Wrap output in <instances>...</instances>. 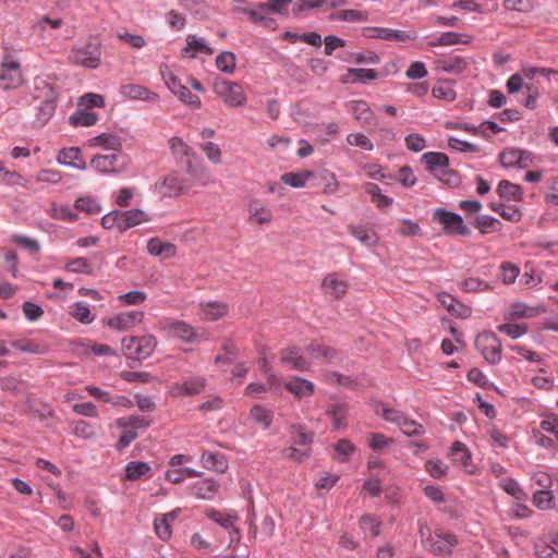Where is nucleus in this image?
<instances>
[{
	"label": "nucleus",
	"instance_id": "b1692460",
	"mask_svg": "<svg viewBox=\"0 0 558 558\" xmlns=\"http://www.w3.org/2000/svg\"><path fill=\"white\" fill-rule=\"evenodd\" d=\"M228 304L218 301H211L201 304V317L204 320H218L228 314Z\"/></svg>",
	"mask_w": 558,
	"mask_h": 558
},
{
	"label": "nucleus",
	"instance_id": "8fccbe9b",
	"mask_svg": "<svg viewBox=\"0 0 558 558\" xmlns=\"http://www.w3.org/2000/svg\"><path fill=\"white\" fill-rule=\"evenodd\" d=\"M48 213L53 219L65 221H74L77 219V215L68 205L52 203Z\"/></svg>",
	"mask_w": 558,
	"mask_h": 558
},
{
	"label": "nucleus",
	"instance_id": "4be33fe9",
	"mask_svg": "<svg viewBox=\"0 0 558 558\" xmlns=\"http://www.w3.org/2000/svg\"><path fill=\"white\" fill-rule=\"evenodd\" d=\"M120 217L122 220L121 232L151 220L149 214L140 208L121 210Z\"/></svg>",
	"mask_w": 558,
	"mask_h": 558
},
{
	"label": "nucleus",
	"instance_id": "5701e85b",
	"mask_svg": "<svg viewBox=\"0 0 558 558\" xmlns=\"http://www.w3.org/2000/svg\"><path fill=\"white\" fill-rule=\"evenodd\" d=\"M120 156L117 153L108 155H97L92 161L90 166L100 173H113L119 170Z\"/></svg>",
	"mask_w": 558,
	"mask_h": 558
},
{
	"label": "nucleus",
	"instance_id": "ddd939ff",
	"mask_svg": "<svg viewBox=\"0 0 558 558\" xmlns=\"http://www.w3.org/2000/svg\"><path fill=\"white\" fill-rule=\"evenodd\" d=\"M280 362L290 369L299 372H307L311 369L312 363L303 356L296 347L286 348L280 351Z\"/></svg>",
	"mask_w": 558,
	"mask_h": 558
},
{
	"label": "nucleus",
	"instance_id": "ea45409f",
	"mask_svg": "<svg viewBox=\"0 0 558 558\" xmlns=\"http://www.w3.org/2000/svg\"><path fill=\"white\" fill-rule=\"evenodd\" d=\"M150 466L146 462L132 461L125 466V478L129 481H136L143 476H149Z\"/></svg>",
	"mask_w": 558,
	"mask_h": 558
},
{
	"label": "nucleus",
	"instance_id": "de8ad7c7",
	"mask_svg": "<svg viewBox=\"0 0 558 558\" xmlns=\"http://www.w3.org/2000/svg\"><path fill=\"white\" fill-rule=\"evenodd\" d=\"M365 191L372 196V202L378 208H386L392 204V199L381 193L380 187L375 183H366Z\"/></svg>",
	"mask_w": 558,
	"mask_h": 558
},
{
	"label": "nucleus",
	"instance_id": "c03bdc74",
	"mask_svg": "<svg viewBox=\"0 0 558 558\" xmlns=\"http://www.w3.org/2000/svg\"><path fill=\"white\" fill-rule=\"evenodd\" d=\"M169 146L172 155L182 162L185 157L187 158L193 155L192 148L181 137H171L169 140Z\"/></svg>",
	"mask_w": 558,
	"mask_h": 558
},
{
	"label": "nucleus",
	"instance_id": "412c9836",
	"mask_svg": "<svg viewBox=\"0 0 558 558\" xmlns=\"http://www.w3.org/2000/svg\"><path fill=\"white\" fill-rule=\"evenodd\" d=\"M57 160L60 165L75 168L78 170L86 169V162L82 158V151L78 147H69L60 150Z\"/></svg>",
	"mask_w": 558,
	"mask_h": 558
},
{
	"label": "nucleus",
	"instance_id": "393cba45",
	"mask_svg": "<svg viewBox=\"0 0 558 558\" xmlns=\"http://www.w3.org/2000/svg\"><path fill=\"white\" fill-rule=\"evenodd\" d=\"M219 489V484L214 478H203L191 486L192 494L201 499H213Z\"/></svg>",
	"mask_w": 558,
	"mask_h": 558
},
{
	"label": "nucleus",
	"instance_id": "680f3d73",
	"mask_svg": "<svg viewBox=\"0 0 558 558\" xmlns=\"http://www.w3.org/2000/svg\"><path fill=\"white\" fill-rule=\"evenodd\" d=\"M122 306L140 305L147 300V294L144 291H130L118 296Z\"/></svg>",
	"mask_w": 558,
	"mask_h": 558
},
{
	"label": "nucleus",
	"instance_id": "a18cd8bd",
	"mask_svg": "<svg viewBox=\"0 0 558 558\" xmlns=\"http://www.w3.org/2000/svg\"><path fill=\"white\" fill-rule=\"evenodd\" d=\"M37 120L41 123L47 122L54 113L56 110V101L52 96V92L50 90V95H48L44 100L40 101L37 107Z\"/></svg>",
	"mask_w": 558,
	"mask_h": 558
},
{
	"label": "nucleus",
	"instance_id": "2eb2a0df",
	"mask_svg": "<svg viewBox=\"0 0 558 558\" xmlns=\"http://www.w3.org/2000/svg\"><path fill=\"white\" fill-rule=\"evenodd\" d=\"M284 388L298 400L310 398L315 393V385L300 376H292L286 380Z\"/></svg>",
	"mask_w": 558,
	"mask_h": 558
},
{
	"label": "nucleus",
	"instance_id": "6ab92c4d",
	"mask_svg": "<svg viewBox=\"0 0 558 558\" xmlns=\"http://www.w3.org/2000/svg\"><path fill=\"white\" fill-rule=\"evenodd\" d=\"M322 289L324 294L339 300L347 293L348 282L339 278L337 274H329L324 278L322 282Z\"/></svg>",
	"mask_w": 558,
	"mask_h": 558
},
{
	"label": "nucleus",
	"instance_id": "39448f33",
	"mask_svg": "<svg viewBox=\"0 0 558 558\" xmlns=\"http://www.w3.org/2000/svg\"><path fill=\"white\" fill-rule=\"evenodd\" d=\"M292 446L287 450V456L295 461H303L310 457L313 433H306L302 425H292L290 428Z\"/></svg>",
	"mask_w": 558,
	"mask_h": 558
},
{
	"label": "nucleus",
	"instance_id": "864d4df0",
	"mask_svg": "<svg viewBox=\"0 0 558 558\" xmlns=\"http://www.w3.org/2000/svg\"><path fill=\"white\" fill-rule=\"evenodd\" d=\"M474 225L481 231V233H489L498 230L500 222L495 217L482 215L475 218Z\"/></svg>",
	"mask_w": 558,
	"mask_h": 558
},
{
	"label": "nucleus",
	"instance_id": "13d9d810",
	"mask_svg": "<svg viewBox=\"0 0 558 558\" xmlns=\"http://www.w3.org/2000/svg\"><path fill=\"white\" fill-rule=\"evenodd\" d=\"M432 93L435 98L444 99L447 101H453L457 97V93L450 85L449 81L440 82L433 88Z\"/></svg>",
	"mask_w": 558,
	"mask_h": 558
},
{
	"label": "nucleus",
	"instance_id": "423d86ee",
	"mask_svg": "<svg viewBox=\"0 0 558 558\" xmlns=\"http://www.w3.org/2000/svg\"><path fill=\"white\" fill-rule=\"evenodd\" d=\"M433 219L444 227V232L448 235L468 236L471 230L464 225L463 218L445 208H437L433 213Z\"/></svg>",
	"mask_w": 558,
	"mask_h": 558
},
{
	"label": "nucleus",
	"instance_id": "052dcab7",
	"mask_svg": "<svg viewBox=\"0 0 558 558\" xmlns=\"http://www.w3.org/2000/svg\"><path fill=\"white\" fill-rule=\"evenodd\" d=\"M117 426L121 428H146L149 426V421L143 416L133 415L130 417H120L117 420Z\"/></svg>",
	"mask_w": 558,
	"mask_h": 558
},
{
	"label": "nucleus",
	"instance_id": "f8f14e48",
	"mask_svg": "<svg viewBox=\"0 0 558 558\" xmlns=\"http://www.w3.org/2000/svg\"><path fill=\"white\" fill-rule=\"evenodd\" d=\"M144 319V312L128 311L119 313L108 320V326L119 331L130 330L140 325Z\"/></svg>",
	"mask_w": 558,
	"mask_h": 558
},
{
	"label": "nucleus",
	"instance_id": "4c0bfd02",
	"mask_svg": "<svg viewBox=\"0 0 558 558\" xmlns=\"http://www.w3.org/2000/svg\"><path fill=\"white\" fill-rule=\"evenodd\" d=\"M246 15L253 23L264 26H271L275 23V20L269 14L268 4L266 3H258L254 9L250 8Z\"/></svg>",
	"mask_w": 558,
	"mask_h": 558
},
{
	"label": "nucleus",
	"instance_id": "9d476101",
	"mask_svg": "<svg viewBox=\"0 0 558 558\" xmlns=\"http://www.w3.org/2000/svg\"><path fill=\"white\" fill-rule=\"evenodd\" d=\"M154 189L162 197H177L185 193L184 179L178 173H170L159 179Z\"/></svg>",
	"mask_w": 558,
	"mask_h": 558
},
{
	"label": "nucleus",
	"instance_id": "7ed1b4c3",
	"mask_svg": "<svg viewBox=\"0 0 558 558\" xmlns=\"http://www.w3.org/2000/svg\"><path fill=\"white\" fill-rule=\"evenodd\" d=\"M69 59L73 64L85 69H97L101 63V46L96 41L75 46L71 49Z\"/></svg>",
	"mask_w": 558,
	"mask_h": 558
},
{
	"label": "nucleus",
	"instance_id": "c756f323",
	"mask_svg": "<svg viewBox=\"0 0 558 558\" xmlns=\"http://www.w3.org/2000/svg\"><path fill=\"white\" fill-rule=\"evenodd\" d=\"M201 463L205 469L218 473H225L228 469V462L223 456L208 450L203 451Z\"/></svg>",
	"mask_w": 558,
	"mask_h": 558
},
{
	"label": "nucleus",
	"instance_id": "e433bc0d",
	"mask_svg": "<svg viewBox=\"0 0 558 558\" xmlns=\"http://www.w3.org/2000/svg\"><path fill=\"white\" fill-rule=\"evenodd\" d=\"M305 351L314 359L326 362L332 361L337 356V352L325 344L312 342L305 347Z\"/></svg>",
	"mask_w": 558,
	"mask_h": 558
},
{
	"label": "nucleus",
	"instance_id": "a19ab883",
	"mask_svg": "<svg viewBox=\"0 0 558 558\" xmlns=\"http://www.w3.org/2000/svg\"><path fill=\"white\" fill-rule=\"evenodd\" d=\"M327 414L330 416L335 429H341L347 426V409L343 404H331L327 410Z\"/></svg>",
	"mask_w": 558,
	"mask_h": 558
},
{
	"label": "nucleus",
	"instance_id": "603ef678",
	"mask_svg": "<svg viewBox=\"0 0 558 558\" xmlns=\"http://www.w3.org/2000/svg\"><path fill=\"white\" fill-rule=\"evenodd\" d=\"M64 269L71 274H90L92 264L85 257H75L65 264Z\"/></svg>",
	"mask_w": 558,
	"mask_h": 558
},
{
	"label": "nucleus",
	"instance_id": "c85d7f7f",
	"mask_svg": "<svg viewBox=\"0 0 558 558\" xmlns=\"http://www.w3.org/2000/svg\"><path fill=\"white\" fill-rule=\"evenodd\" d=\"M250 220L258 225H267L272 221V211L266 206H263L258 201L253 199L247 205Z\"/></svg>",
	"mask_w": 558,
	"mask_h": 558
},
{
	"label": "nucleus",
	"instance_id": "9b49d317",
	"mask_svg": "<svg viewBox=\"0 0 558 558\" xmlns=\"http://www.w3.org/2000/svg\"><path fill=\"white\" fill-rule=\"evenodd\" d=\"M472 60L459 54L444 56L435 60V70L448 74L459 75L471 64Z\"/></svg>",
	"mask_w": 558,
	"mask_h": 558
},
{
	"label": "nucleus",
	"instance_id": "a878e982",
	"mask_svg": "<svg viewBox=\"0 0 558 558\" xmlns=\"http://www.w3.org/2000/svg\"><path fill=\"white\" fill-rule=\"evenodd\" d=\"M136 348L133 352V360L142 361L149 357L156 350L157 339L153 335L136 338Z\"/></svg>",
	"mask_w": 558,
	"mask_h": 558
},
{
	"label": "nucleus",
	"instance_id": "37998d69",
	"mask_svg": "<svg viewBox=\"0 0 558 558\" xmlns=\"http://www.w3.org/2000/svg\"><path fill=\"white\" fill-rule=\"evenodd\" d=\"M329 17L332 21H344L350 23L366 22L368 19L367 13L352 9L335 12L330 14Z\"/></svg>",
	"mask_w": 558,
	"mask_h": 558
},
{
	"label": "nucleus",
	"instance_id": "dca6fc26",
	"mask_svg": "<svg viewBox=\"0 0 558 558\" xmlns=\"http://www.w3.org/2000/svg\"><path fill=\"white\" fill-rule=\"evenodd\" d=\"M120 95L128 100L158 101L159 96L147 87L138 84H124L120 87Z\"/></svg>",
	"mask_w": 558,
	"mask_h": 558
},
{
	"label": "nucleus",
	"instance_id": "cd10ccee",
	"mask_svg": "<svg viewBox=\"0 0 558 558\" xmlns=\"http://www.w3.org/2000/svg\"><path fill=\"white\" fill-rule=\"evenodd\" d=\"M350 109L355 120L364 125H372L375 121V114L365 100H354L350 104Z\"/></svg>",
	"mask_w": 558,
	"mask_h": 558
},
{
	"label": "nucleus",
	"instance_id": "bb28decb",
	"mask_svg": "<svg viewBox=\"0 0 558 558\" xmlns=\"http://www.w3.org/2000/svg\"><path fill=\"white\" fill-rule=\"evenodd\" d=\"M147 252L151 256L171 258L177 253V247L170 242L161 241L159 238H151L147 242Z\"/></svg>",
	"mask_w": 558,
	"mask_h": 558
},
{
	"label": "nucleus",
	"instance_id": "774afa93",
	"mask_svg": "<svg viewBox=\"0 0 558 558\" xmlns=\"http://www.w3.org/2000/svg\"><path fill=\"white\" fill-rule=\"evenodd\" d=\"M360 525L365 533L368 532L373 537H377L380 534V523L371 514L362 515Z\"/></svg>",
	"mask_w": 558,
	"mask_h": 558
},
{
	"label": "nucleus",
	"instance_id": "e2e57ef3",
	"mask_svg": "<svg viewBox=\"0 0 558 558\" xmlns=\"http://www.w3.org/2000/svg\"><path fill=\"white\" fill-rule=\"evenodd\" d=\"M497 330L511 339H518L527 332V327L524 324H502L497 327Z\"/></svg>",
	"mask_w": 558,
	"mask_h": 558
},
{
	"label": "nucleus",
	"instance_id": "79ce46f5",
	"mask_svg": "<svg viewBox=\"0 0 558 558\" xmlns=\"http://www.w3.org/2000/svg\"><path fill=\"white\" fill-rule=\"evenodd\" d=\"M348 76L353 83H366L367 81L377 80L378 72L374 69L350 68L348 69Z\"/></svg>",
	"mask_w": 558,
	"mask_h": 558
},
{
	"label": "nucleus",
	"instance_id": "6e6552de",
	"mask_svg": "<svg viewBox=\"0 0 558 558\" xmlns=\"http://www.w3.org/2000/svg\"><path fill=\"white\" fill-rule=\"evenodd\" d=\"M206 515L208 519L219 524L229 533V546H231L233 543L240 542L241 534L239 529L235 527V522L239 520V515L235 511H220L216 509H210L209 511H207Z\"/></svg>",
	"mask_w": 558,
	"mask_h": 558
},
{
	"label": "nucleus",
	"instance_id": "58836bf2",
	"mask_svg": "<svg viewBox=\"0 0 558 558\" xmlns=\"http://www.w3.org/2000/svg\"><path fill=\"white\" fill-rule=\"evenodd\" d=\"M250 417L254 423L260 425L263 429H267L272 423L274 415L270 410L266 409L262 404H254L251 408Z\"/></svg>",
	"mask_w": 558,
	"mask_h": 558
},
{
	"label": "nucleus",
	"instance_id": "f704fd0d",
	"mask_svg": "<svg viewBox=\"0 0 558 558\" xmlns=\"http://www.w3.org/2000/svg\"><path fill=\"white\" fill-rule=\"evenodd\" d=\"M349 232L357 241L367 247L375 246L378 242L377 234L363 226H349Z\"/></svg>",
	"mask_w": 558,
	"mask_h": 558
},
{
	"label": "nucleus",
	"instance_id": "3c124183",
	"mask_svg": "<svg viewBox=\"0 0 558 558\" xmlns=\"http://www.w3.org/2000/svg\"><path fill=\"white\" fill-rule=\"evenodd\" d=\"M98 120L95 112L88 110H81L70 117V122L74 126H92Z\"/></svg>",
	"mask_w": 558,
	"mask_h": 558
},
{
	"label": "nucleus",
	"instance_id": "1a4fd4ad",
	"mask_svg": "<svg viewBox=\"0 0 558 558\" xmlns=\"http://www.w3.org/2000/svg\"><path fill=\"white\" fill-rule=\"evenodd\" d=\"M23 84V75L20 63L15 60L5 59L0 68V87L15 89Z\"/></svg>",
	"mask_w": 558,
	"mask_h": 558
},
{
	"label": "nucleus",
	"instance_id": "5fc2aeb1",
	"mask_svg": "<svg viewBox=\"0 0 558 558\" xmlns=\"http://www.w3.org/2000/svg\"><path fill=\"white\" fill-rule=\"evenodd\" d=\"M217 68L225 73L231 74L235 70V56L230 51L221 52L216 58Z\"/></svg>",
	"mask_w": 558,
	"mask_h": 558
},
{
	"label": "nucleus",
	"instance_id": "69168bd1",
	"mask_svg": "<svg viewBox=\"0 0 558 558\" xmlns=\"http://www.w3.org/2000/svg\"><path fill=\"white\" fill-rule=\"evenodd\" d=\"M376 413L379 414L384 420L390 423H395L398 426L401 424L402 420L404 418V414L400 412L399 410L388 408L385 404H381L377 410Z\"/></svg>",
	"mask_w": 558,
	"mask_h": 558
},
{
	"label": "nucleus",
	"instance_id": "f03ea898",
	"mask_svg": "<svg viewBox=\"0 0 558 558\" xmlns=\"http://www.w3.org/2000/svg\"><path fill=\"white\" fill-rule=\"evenodd\" d=\"M158 329L163 331L168 338H175L185 343L198 342L202 335L191 325L183 320L163 318L158 322Z\"/></svg>",
	"mask_w": 558,
	"mask_h": 558
},
{
	"label": "nucleus",
	"instance_id": "a211bd4d",
	"mask_svg": "<svg viewBox=\"0 0 558 558\" xmlns=\"http://www.w3.org/2000/svg\"><path fill=\"white\" fill-rule=\"evenodd\" d=\"M362 35L366 38L383 39L388 41H402L409 38L403 31L391 29L386 27H364Z\"/></svg>",
	"mask_w": 558,
	"mask_h": 558
},
{
	"label": "nucleus",
	"instance_id": "2f4dec72",
	"mask_svg": "<svg viewBox=\"0 0 558 558\" xmlns=\"http://www.w3.org/2000/svg\"><path fill=\"white\" fill-rule=\"evenodd\" d=\"M183 53L189 58H194L198 53L211 54L213 50L207 46L204 38L197 37L196 35H189Z\"/></svg>",
	"mask_w": 558,
	"mask_h": 558
},
{
	"label": "nucleus",
	"instance_id": "7c9ffc66",
	"mask_svg": "<svg viewBox=\"0 0 558 558\" xmlns=\"http://www.w3.org/2000/svg\"><path fill=\"white\" fill-rule=\"evenodd\" d=\"M89 146H98L106 150L119 153L122 149L120 136L110 133H102L89 140Z\"/></svg>",
	"mask_w": 558,
	"mask_h": 558
},
{
	"label": "nucleus",
	"instance_id": "338daca9",
	"mask_svg": "<svg viewBox=\"0 0 558 558\" xmlns=\"http://www.w3.org/2000/svg\"><path fill=\"white\" fill-rule=\"evenodd\" d=\"M492 209L498 213L504 219L508 221H519L521 214L514 206H507L505 204L492 205Z\"/></svg>",
	"mask_w": 558,
	"mask_h": 558
},
{
	"label": "nucleus",
	"instance_id": "0e129e2a",
	"mask_svg": "<svg viewBox=\"0 0 558 558\" xmlns=\"http://www.w3.org/2000/svg\"><path fill=\"white\" fill-rule=\"evenodd\" d=\"M399 427L407 436H422L425 433V428L422 424L407 416H404Z\"/></svg>",
	"mask_w": 558,
	"mask_h": 558
},
{
	"label": "nucleus",
	"instance_id": "c9c22d12",
	"mask_svg": "<svg viewBox=\"0 0 558 558\" xmlns=\"http://www.w3.org/2000/svg\"><path fill=\"white\" fill-rule=\"evenodd\" d=\"M451 456L460 466L471 472L472 456L470 450L461 441H454L451 446Z\"/></svg>",
	"mask_w": 558,
	"mask_h": 558
},
{
	"label": "nucleus",
	"instance_id": "09e8293b",
	"mask_svg": "<svg viewBox=\"0 0 558 558\" xmlns=\"http://www.w3.org/2000/svg\"><path fill=\"white\" fill-rule=\"evenodd\" d=\"M498 485L501 489H504L507 494L517 500H522L526 496L520 484L512 477L501 478Z\"/></svg>",
	"mask_w": 558,
	"mask_h": 558
},
{
	"label": "nucleus",
	"instance_id": "4d7b16f0",
	"mask_svg": "<svg viewBox=\"0 0 558 558\" xmlns=\"http://www.w3.org/2000/svg\"><path fill=\"white\" fill-rule=\"evenodd\" d=\"M311 177V172H288L281 177V180L292 187H303Z\"/></svg>",
	"mask_w": 558,
	"mask_h": 558
},
{
	"label": "nucleus",
	"instance_id": "aec40b11",
	"mask_svg": "<svg viewBox=\"0 0 558 558\" xmlns=\"http://www.w3.org/2000/svg\"><path fill=\"white\" fill-rule=\"evenodd\" d=\"M530 154L521 149H506L499 156V161L505 168H525Z\"/></svg>",
	"mask_w": 558,
	"mask_h": 558
},
{
	"label": "nucleus",
	"instance_id": "20e7f679",
	"mask_svg": "<svg viewBox=\"0 0 558 558\" xmlns=\"http://www.w3.org/2000/svg\"><path fill=\"white\" fill-rule=\"evenodd\" d=\"M214 90L229 108L243 107L246 104V94L241 84L227 80H217Z\"/></svg>",
	"mask_w": 558,
	"mask_h": 558
},
{
	"label": "nucleus",
	"instance_id": "bf43d9fd",
	"mask_svg": "<svg viewBox=\"0 0 558 558\" xmlns=\"http://www.w3.org/2000/svg\"><path fill=\"white\" fill-rule=\"evenodd\" d=\"M75 208L87 214H98L101 210L100 204L95 197L83 196L75 201Z\"/></svg>",
	"mask_w": 558,
	"mask_h": 558
},
{
	"label": "nucleus",
	"instance_id": "f257e3e1",
	"mask_svg": "<svg viewBox=\"0 0 558 558\" xmlns=\"http://www.w3.org/2000/svg\"><path fill=\"white\" fill-rule=\"evenodd\" d=\"M420 536L423 548L435 556L450 555L458 544L454 534L442 530L430 533L427 526L420 527Z\"/></svg>",
	"mask_w": 558,
	"mask_h": 558
},
{
	"label": "nucleus",
	"instance_id": "49530a36",
	"mask_svg": "<svg viewBox=\"0 0 558 558\" xmlns=\"http://www.w3.org/2000/svg\"><path fill=\"white\" fill-rule=\"evenodd\" d=\"M70 314L82 324H90L95 319V315L92 314L89 306L84 302H75L71 306Z\"/></svg>",
	"mask_w": 558,
	"mask_h": 558
},
{
	"label": "nucleus",
	"instance_id": "0eeeda50",
	"mask_svg": "<svg viewBox=\"0 0 558 558\" xmlns=\"http://www.w3.org/2000/svg\"><path fill=\"white\" fill-rule=\"evenodd\" d=\"M475 347L489 364L496 365L501 361V342L494 332H481L476 337Z\"/></svg>",
	"mask_w": 558,
	"mask_h": 558
},
{
	"label": "nucleus",
	"instance_id": "473e14b6",
	"mask_svg": "<svg viewBox=\"0 0 558 558\" xmlns=\"http://www.w3.org/2000/svg\"><path fill=\"white\" fill-rule=\"evenodd\" d=\"M422 161L425 162L432 172L441 171L447 172L449 166L448 157L442 153L429 151L422 156Z\"/></svg>",
	"mask_w": 558,
	"mask_h": 558
},
{
	"label": "nucleus",
	"instance_id": "72a5a7b5",
	"mask_svg": "<svg viewBox=\"0 0 558 558\" xmlns=\"http://www.w3.org/2000/svg\"><path fill=\"white\" fill-rule=\"evenodd\" d=\"M497 193L501 198L520 202L523 198V192L520 185L508 180H501L497 186Z\"/></svg>",
	"mask_w": 558,
	"mask_h": 558
},
{
	"label": "nucleus",
	"instance_id": "4468645a",
	"mask_svg": "<svg viewBox=\"0 0 558 558\" xmlns=\"http://www.w3.org/2000/svg\"><path fill=\"white\" fill-rule=\"evenodd\" d=\"M205 386V379L202 377L186 378L173 384L170 388V395L174 398L195 396L201 393Z\"/></svg>",
	"mask_w": 558,
	"mask_h": 558
},
{
	"label": "nucleus",
	"instance_id": "f3484780",
	"mask_svg": "<svg viewBox=\"0 0 558 558\" xmlns=\"http://www.w3.org/2000/svg\"><path fill=\"white\" fill-rule=\"evenodd\" d=\"M180 513V509L159 514L154 519V531L159 539L167 542L172 535V524Z\"/></svg>",
	"mask_w": 558,
	"mask_h": 558
},
{
	"label": "nucleus",
	"instance_id": "6e6d98bb",
	"mask_svg": "<svg viewBox=\"0 0 558 558\" xmlns=\"http://www.w3.org/2000/svg\"><path fill=\"white\" fill-rule=\"evenodd\" d=\"M160 74L166 86L173 95H177L180 92V89L184 86L181 84L180 80L168 66H162L160 69Z\"/></svg>",
	"mask_w": 558,
	"mask_h": 558
}]
</instances>
